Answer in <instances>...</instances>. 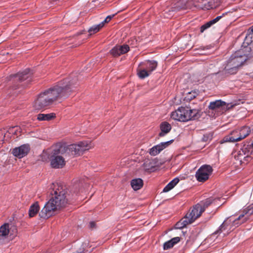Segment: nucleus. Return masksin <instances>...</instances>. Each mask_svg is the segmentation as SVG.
I'll return each mask as SVG.
<instances>
[{
  "label": "nucleus",
  "instance_id": "bb28decb",
  "mask_svg": "<svg viewBox=\"0 0 253 253\" xmlns=\"http://www.w3.org/2000/svg\"><path fill=\"white\" fill-rule=\"evenodd\" d=\"M180 241V238L178 237H174L171 240L165 242L164 244V249L168 250L172 248L175 244Z\"/></svg>",
  "mask_w": 253,
  "mask_h": 253
},
{
  "label": "nucleus",
  "instance_id": "6ab92c4d",
  "mask_svg": "<svg viewBox=\"0 0 253 253\" xmlns=\"http://www.w3.org/2000/svg\"><path fill=\"white\" fill-rule=\"evenodd\" d=\"M129 50V47L126 44L115 46L110 51L111 54L115 57L119 56L121 54L126 53Z\"/></svg>",
  "mask_w": 253,
  "mask_h": 253
},
{
  "label": "nucleus",
  "instance_id": "09e8293b",
  "mask_svg": "<svg viewBox=\"0 0 253 253\" xmlns=\"http://www.w3.org/2000/svg\"><path fill=\"white\" fill-rule=\"evenodd\" d=\"M82 253V252H80L79 253Z\"/></svg>",
  "mask_w": 253,
  "mask_h": 253
},
{
  "label": "nucleus",
  "instance_id": "4be33fe9",
  "mask_svg": "<svg viewBox=\"0 0 253 253\" xmlns=\"http://www.w3.org/2000/svg\"><path fill=\"white\" fill-rule=\"evenodd\" d=\"M233 14V12H227L222 14V16H218L216 17L213 20L206 23L204 25H202L200 28V32L203 33L205 30L210 28L211 25L216 23L219 19H220L224 15H229V16H232Z\"/></svg>",
  "mask_w": 253,
  "mask_h": 253
},
{
  "label": "nucleus",
  "instance_id": "72a5a7b5",
  "mask_svg": "<svg viewBox=\"0 0 253 253\" xmlns=\"http://www.w3.org/2000/svg\"><path fill=\"white\" fill-rule=\"evenodd\" d=\"M103 27V23H101L97 25H95L91 27L88 30L90 35L94 34L98 32Z\"/></svg>",
  "mask_w": 253,
  "mask_h": 253
},
{
  "label": "nucleus",
  "instance_id": "0eeeda50",
  "mask_svg": "<svg viewBox=\"0 0 253 253\" xmlns=\"http://www.w3.org/2000/svg\"><path fill=\"white\" fill-rule=\"evenodd\" d=\"M59 148L54 150V153L50 157V165L54 169H61L64 167L66 161L64 156L59 153Z\"/></svg>",
  "mask_w": 253,
  "mask_h": 253
},
{
  "label": "nucleus",
  "instance_id": "a18cd8bd",
  "mask_svg": "<svg viewBox=\"0 0 253 253\" xmlns=\"http://www.w3.org/2000/svg\"><path fill=\"white\" fill-rule=\"evenodd\" d=\"M195 95H193V97H192V98H195Z\"/></svg>",
  "mask_w": 253,
  "mask_h": 253
},
{
  "label": "nucleus",
  "instance_id": "dca6fc26",
  "mask_svg": "<svg viewBox=\"0 0 253 253\" xmlns=\"http://www.w3.org/2000/svg\"><path fill=\"white\" fill-rule=\"evenodd\" d=\"M173 140H171L167 142H162L153 146L149 150V153L150 155L153 156H156L163 150L168 147L173 142Z\"/></svg>",
  "mask_w": 253,
  "mask_h": 253
},
{
  "label": "nucleus",
  "instance_id": "a211bd4d",
  "mask_svg": "<svg viewBox=\"0 0 253 253\" xmlns=\"http://www.w3.org/2000/svg\"><path fill=\"white\" fill-rule=\"evenodd\" d=\"M30 148L28 145H23L19 147L13 149L12 154L14 156L21 158L26 156Z\"/></svg>",
  "mask_w": 253,
  "mask_h": 253
},
{
  "label": "nucleus",
  "instance_id": "37998d69",
  "mask_svg": "<svg viewBox=\"0 0 253 253\" xmlns=\"http://www.w3.org/2000/svg\"><path fill=\"white\" fill-rule=\"evenodd\" d=\"M114 15H115V14H113V15H109V16H108L107 17L109 19H110V20H111V19H112V18L114 16Z\"/></svg>",
  "mask_w": 253,
  "mask_h": 253
},
{
  "label": "nucleus",
  "instance_id": "6e6552de",
  "mask_svg": "<svg viewBox=\"0 0 253 253\" xmlns=\"http://www.w3.org/2000/svg\"><path fill=\"white\" fill-rule=\"evenodd\" d=\"M182 122H187L192 120H196L201 116L200 111L198 109H190L187 107H180Z\"/></svg>",
  "mask_w": 253,
  "mask_h": 253
},
{
  "label": "nucleus",
  "instance_id": "f257e3e1",
  "mask_svg": "<svg viewBox=\"0 0 253 253\" xmlns=\"http://www.w3.org/2000/svg\"><path fill=\"white\" fill-rule=\"evenodd\" d=\"M76 80L65 79L57 85L44 91L52 104L71 95L76 88Z\"/></svg>",
  "mask_w": 253,
  "mask_h": 253
},
{
  "label": "nucleus",
  "instance_id": "a19ab883",
  "mask_svg": "<svg viewBox=\"0 0 253 253\" xmlns=\"http://www.w3.org/2000/svg\"><path fill=\"white\" fill-rule=\"evenodd\" d=\"M110 21V19H109L107 17H106L105 18V19L102 23H103V26H104L105 23H108Z\"/></svg>",
  "mask_w": 253,
  "mask_h": 253
},
{
  "label": "nucleus",
  "instance_id": "1a4fd4ad",
  "mask_svg": "<svg viewBox=\"0 0 253 253\" xmlns=\"http://www.w3.org/2000/svg\"><path fill=\"white\" fill-rule=\"evenodd\" d=\"M212 168L210 165L202 166L196 172V177L199 182H205L207 180L212 172Z\"/></svg>",
  "mask_w": 253,
  "mask_h": 253
},
{
  "label": "nucleus",
  "instance_id": "f8f14e48",
  "mask_svg": "<svg viewBox=\"0 0 253 253\" xmlns=\"http://www.w3.org/2000/svg\"><path fill=\"white\" fill-rule=\"evenodd\" d=\"M253 45V26L250 28L245 38L244 41L241 47V49L244 50L251 54L252 48Z\"/></svg>",
  "mask_w": 253,
  "mask_h": 253
},
{
  "label": "nucleus",
  "instance_id": "c03bdc74",
  "mask_svg": "<svg viewBox=\"0 0 253 253\" xmlns=\"http://www.w3.org/2000/svg\"><path fill=\"white\" fill-rule=\"evenodd\" d=\"M251 146L253 148V142H252V143H251Z\"/></svg>",
  "mask_w": 253,
  "mask_h": 253
},
{
  "label": "nucleus",
  "instance_id": "393cba45",
  "mask_svg": "<svg viewBox=\"0 0 253 253\" xmlns=\"http://www.w3.org/2000/svg\"><path fill=\"white\" fill-rule=\"evenodd\" d=\"M40 208L38 202L33 204L29 208L28 214L30 217H34L39 211Z\"/></svg>",
  "mask_w": 253,
  "mask_h": 253
},
{
  "label": "nucleus",
  "instance_id": "c85d7f7f",
  "mask_svg": "<svg viewBox=\"0 0 253 253\" xmlns=\"http://www.w3.org/2000/svg\"><path fill=\"white\" fill-rule=\"evenodd\" d=\"M143 167L145 170L153 171L155 167L154 160H147L143 164Z\"/></svg>",
  "mask_w": 253,
  "mask_h": 253
},
{
  "label": "nucleus",
  "instance_id": "5701e85b",
  "mask_svg": "<svg viewBox=\"0 0 253 253\" xmlns=\"http://www.w3.org/2000/svg\"><path fill=\"white\" fill-rule=\"evenodd\" d=\"M161 132L159 134V136L163 137L168 133L171 129L170 124L167 122H162L160 126Z\"/></svg>",
  "mask_w": 253,
  "mask_h": 253
},
{
  "label": "nucleus",
  "instance_id": "e433bc0d",
  "mask_svg": "<svg viewBox=\"0 0 253 253\" xmlns=\"http://www.w3.org/2000/svg\"><path fill=\"white\" fill-rule=\"evenodd\" d=\"M246 148H243L242 149H241L239 152V155L240 156V157L241 158L242 157H244V158H245L246 156H245V152H246Z\"/></svg>",
  "mask_w": 253,
  "mask_h": 253
},
{
  "label": "nucleus",
  "instance_id": "c756f323",
  "mask_svg": "<svg viewBox=\"0 0 253 253\" xmlns=\"http://www.w3.org/2000/svg\"><path fill=\"white\" fill-rule=\"evenodd\" d=\"M131 185L133 190H139L143 186V181L140 178L133 179L131 181Z\"/></svg>",
  "mask_w": 253,
  "mask_h": 253
},
{
  "label": "nucleus",
  "instance_id": "7c9ffc66",
  "mask_svg": "<svg viewBox=\"0 0 253 253\" xmlns=\"http://www.w3.org/2000/svg\"><path fill=\"white\" fill-rule=\"evenodd\" d=\"M170 117L172 119L174 120L182 122V117L180 107L175 111L171 112Z\"/></svg>",
  "mask_w": 253,
  "mask_h": 253
},
{
  "label": "nucleus",
  "instance_id": "79ce46f5",
  "mask_svg": "<svg viewBox=\"0 0 253 253\" xmlns=\"http://www.w3.org/2000/svg\"><path fill=\"white\" fill-rule=\"evenodd\" d=\"M89 224H90V226L91 228H93L95 226V223L93 222H90Z\"/></svg>",
  "mask_w": 253,
  "mask_h": 253
},
{
  "label": "nucleus",
  "instance_id": "f03ea898",
  "mask_svg": "<svg viewBox=\"0 0 253 253\" xmlns=\"http://www.w3.org/2000/svg\"><path fill=\"white\" fill-rule=\"evenodd\" d=\"M50 194L51 197L40 213L42 218L52 216L56 210L64 207L68 202L66 191H51Z\"/></svg>",
  "mask_w": 253,
  "mask_h": 253
},
{
  "label": "nucleus",
  "instance_id": "473e14b6",
  "mask_svg": "<svg viewBox=\"0 0 253 253\" xmlns=\"http://www.w3.org/2000/svg\"><path fill=\"white\" fill-rule=\"evenodd\" d=\"M239 131L240 137L242 138V140L246 138L248 136L251 132L250 127L245 126L238 129Z\"/></svg>",
  "mask_w": 253,
  "mask_h": 253
},
{
  "label": "nucleus",
  "instance_id": "ea45409f",
  "mask_svg": "<svg viewBox=\"0 0 253 253\" xmlns=\"http://www.w3.org/2000/svg\"><path fill=\"white\" fill-rule=\"evenodd\" d=\"M88 243L87 242H85L83 244V249L84 251L86 250V248L88 246Z\"/></svg>",
  "mask_w": 253,
  "mask_h": 253
},
{
  "label": "nucleus",
  "instance_id": "4c0bfd02",
  "mask_svg": "<svg viewBox=\"0 0 253 253\" xmlns=\"http://www.w3.org/2000/svg\"><path fill=\"white\" fill-rule=\"evenodd\" d=\"M19 129H20V128L18 126H14V127H12V128H10L9 129V131H10V132H12V133H13L14 131V133L16 134H17L16 131L19 130Z\"/></svg>",
  "mask_w": 253,
  "mask_h": 253
},
{
  "label": "nucleus",
  "instance_id": "39448f33",
  "mask_svg": "<svg viewBox=\"0 0 253 253\" xmlns=\"http://www.w3.org/2000/svg\"><path fill=\"white\" fill-rule=\"evenodd\" d=\"M250 55L249 53L240 49L231 56L226 68L228 70H232L236 71L237 68L242 65Z\"/></svg>",
  "mask_w": 253,
  "mask_h": 253
},
{
  "label": "nucleus",
  "instance_id": "de8ad7c7",
  "mask_svg": "<svg viewBox=\"0 0 253 253\" xmlns=\"http://www.w3.org/2000/svg\"><path fill=\"white\" fill-rule=\"evenodd\" d=\"M164 192H168V191L167 190H166V191H163Z\"/></svg>",
  "mask_w": 253,
  "mask_h": 253
},
{
  "label": "nucleus",
  "instance_id": "aec40b11",
  "mask_svg": "<svg viewBox=\"0 0 253 253\" xmlns=\"http://www.w3.org/2000/svg\"><path fill=\"white\" fill-rule=\"evenodd\" d=\"M233 14V12H227L222 14V16H218L216 17L213 20L206 23L204 25H202L200 28V32L203 33L205 30L210 28L211 25L216 23L219 19H220L224 15H229V16H232Z\"/></svg>",
  "mask_w": 253,
  "mask_h": 253
},
{
  "label": "nucleus",
  "instance_id": "20e7f679",
  "mask_svg": "<svg viewBox=\"0 0 253 253\" xmlns=\"http://www.w3.org/2000/svg\"><path fill=\"white\" fill-rule=\"evenodd\" d=\"M244 211L245 212V214L247 215L246 216H245V214H242L238 218L233 221H231V219L224 221L219 227V229L215 231L214 233L216 234L224 232V236L228 235L236 227L247 221L249 215L253 214V207L248 208L247 210H245Z\"/></svg>",
  "mask_w": 253,
  "mask_h": 253
},
{
  "label": "nucleus",
  "instance_id": "a878e982",
  "mask_svg": "<svg viewBox=\"0 0 253 253\" xmlns=\"http://www.w3.org/2000/svg\"><path fill=\"white\" fill-rule=\"evenodd\" d=\"M56 117V115L54 113L49 114H39L37 116V119L39 121H49L54 119Z\"/></svg>",
  "mask_w": 253,
  "mask_h": 253
},
{
  "label": "nucleus",
  "instance_id": "2eb2a0df",
  "mask_svg": "<svg viewBox=\"0 0 253 253\" xmlns=\"http://www.w3.org/2000/svg\"><path fill=\"white\" fill-rule=\"evenodd\" d=\"M208 0H182L187 8H191L193 6L199 9H206V1Z\"/></svg>",
  "mask_w": 253,
  "mask_h": 253
},
{
  "label": "nucleus",
  "instance_id": "c9c22d12",
  "mask_svg": "<svg viewBox=\"0 0 253 253\" xmlns=\"http://www.w3.org/2000/svg\"><path fill=\"white\" fill-rule=\"evenodd\" d=\"M65 186L62 182H55L51 185L50 190H62L65 188Z\"/></svg>",
  "mask_w": 253,
  "mask_h": 253
},
{
  "label": "nucleus",
  "instance_id": "58836bf2",
  "mask_svg": "<svg viewBox=\"0 0 253 253\" xmlns=\"http://www.w3.org/2000/svg\"><path fill=\"white\" fill-rule=\"evenodd\" d=\"M80 184H81V186L79 187L80 188H89V186H87L86 184L83 183L82 181L80 180Z\"/></svg>",
  "mask_w": 253,
  "mask_h": 253
},
{
  "label": "nucleus",
  "instance_id": "cd10ccee",
  "mask_svg": "<svg viewBox=\"0 0 253 253\" xmlns=\"http://www.w3.org/2000/svg\"><path fill=\"white\" fill-rule=\"evenodd\" d=\"M220 3V0H208L206 1V4L204 5L206 6V9L208 10L217 7Z\"/></svg>",
  "mask_w": 253,
  "mask_h": 253
},
{
  "label": "nucleus",
  "instance_id": "b1692460",
  "mask_svg": "<svg viewBox=\"0 0 253 253\" xmlns=\"http://www.w3.org/2000/svg\"><path fill=\"white\" fill-rule=\"evenodd\" d=\"M31 76L30 73V70L29 69H26L24 71L12 76L14 78L15 81H23L28 79Z\"/></svg>",
  "mask_w": 253,
  "mask_h": 253
},
{
  "label": "nucleus",
  "instance_id": "9d476101",
  "mask_svg": "<svg viewBox=\"0 0 253 253\" xmlns=\"http://www.w3.org/2000/svg\"><path fill=\"white\" fill-rule=\"evenodd\" d=\"M59 153H61L65 157L67 156H76L82 154L80 146L78 144H74L66 147L61 146L59 147Z\"/></svg>",
  "mask_w": 253,
  "mask_h": 253
},
{
  "label": "nucleus",
  "instance_id": "423d86ee",
  "mask_svg": "<svg viewBox=\"0 0 253 253\" xmlns=\"http://www.w3.org/2000/svg\"><path fill=\"white\" fill-rule=\"evenodd\" d=\"M155 61L147 60L140 63L137 69V74L139 78L143 79L148 77L157 67Z\"/></svg>",
  "mask_w": 253,
  "mask_h": 253
},
{
  "label": "nucleus",
  "instance_id": "f704fd0d",
  "mask_svg": "<svg viewBox=\"0 0 253 253\" xmlns=\"http://www.w3.org/2000/svg\"><path fill=\"white\" fill-rule=\"evenodd\" d=\"M179 179L178 178H175L164 188L163 190H171L178 183Z\"/></svg>",
  "mask_w": 253,
  "mask_h": 253
},
{
  "label": "nucleus",
  "instance_id": "f3484780",
  "mask_svg": "<svg viewBox=\"0 0 253 253\" xmlns=\"http://www.w3.org/2000/svg\"><path fill=\"white\" fill-rule=\"evenodd\" d=\"M241 135L239 134L238 129H236L232 131L228 135L225 136L221 141V143L225 142H235L242 140L240 137Z\"/></svg>",
  "mask_w": 253,
  "mask_h": 253
},
{
  "label": "nucleus",
  "instance_id": "49530a36",
  "mask_svg": "<svg viewBox=\"0 0 253 253\" xmlns=\"http://www.w3.org/2000/svg\"><path fill=\"white\" fill-rule=\"evenodd\" d=\"M192 97H193V96L191 95L190 99H192Z\"/></svg>",
  "mask_w": 253,
  "mask_h": 253
},
{
  "label": "nucleus",
  "instance_id": "9b49d317",
  "mask_svg": "<svg viewBox=\"0 0 253 253\" xmlns=\"http://www.w3.org/2000/svg\"><path fill=\"white\" fill-rule=\"evenodd\" d=\"M52 104L46 93L44 92L41 93L35 100L34 107L38 110L44 108Z\"/></svg>",
  "mask_w": 253,
  "mask_h": 253
},
{
  "label": "nucleus",
  "instance_id": "2f4dec72",
  "mask_svg": "<svg viewBox=\"0 0 253 253\" xmlns=\"http://www.w3.org/2000/svg\"><path fill=\"white\" fill-rule=\"evenodd\" d=\"M80 146V150L83 153L84 151L88 150L91 148L90 142L82 141L77 144Z\"/></svg>",
  "mask_w": 253,
  "mask_h": 253
},
{
  "label": "nucleus",
  "instance_id": "7ed1b4c3",
  "mask_svg": "<svg viewBox=\"0 0 253 253\" xmlns=\"http://www.w3.org/2000/svg\"><path fill=\"white\" fill-rule=\"evenodd\" d=\"M210 203L208 200L200 202L195 206L191 211L187 213L185 216L180 221L176 223V228L182 229L189 224L193 223L196 219L199 218L205 209L209 206Z\"/></svg>",
  "mask_w": 253,
  "mask_h": 253
},
{
  "label": "nucleus",
  "instance_id": "412c9836",
  "mask_svg": "<svg viewBox=\"0 0 253 253\" xmlns=\"http://www.w3.org/2000/svg\"><path fill=\"white\" fill-rule=\"evenodd\" d=\"M233 14V12H227L222 14V16H218L216 17L213 20L206 23L204 25H202L200 28V32L203 33L205 30L210 28L211 25L216 23L219 19H220L224 15H229V16H232Z\"/></svg>",
  "mask_w": 253,
  "mask_h": 253
},
{
  "label": "nucleus",
  "instance_id": "ddd939ff",
  "mask_svg": "<svg viewBox=\"0 0 253 253\" xmlns=\"http://www.w3.org/2000/svg\"><path fill=\"white\" fill-rule=\"evenodd\" d=\"M11 233L10 231L9 224L5 223L0 227V244H2L8 240L9 235L15 236L16 234V230H12Z\"/></svg>",
  "mask_w": 253,
  "mask_h": 253
},
{
  "label": "nucleus",
  "instance_id": "4468645a",
  "mask_svg": "<svg viewBox=\"0 0 253 253\" xmlns=\"http://www.w3.org/2000/svg\"><path fill=\"white\" fill-rule=\"evenodd\" d=\"M237 103H230L226 104V102L221 101V100H217L215 101L210 102L209 108L213 110H226L229 109L236 105Z\"/></svg>",
  "mask_w": 253,
  "mask_h": 253
}]
</instances>
